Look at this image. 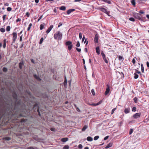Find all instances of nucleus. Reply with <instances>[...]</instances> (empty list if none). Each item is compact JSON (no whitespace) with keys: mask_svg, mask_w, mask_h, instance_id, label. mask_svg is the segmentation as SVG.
<instances>
[{"mask_svg":"<svg viewBox=\"0 0 149 149\" xmlns=\"http://www.w3.org/2000/svg\"><path fill=\"white\" fill-rule=\"evenodd\" d=\"M13 97L15 100L14 103H11V104L8 103L2 99L0 100V119L6 113L8 114L13 113V111L15 110V107L17 101V95L15 93L13 94Z\"/></svg>","mask_w":149,"mask_h":149,"instance_id":"f257e3e1","label":"nucleus"},{"mask_svg":"<svg viewBox=\"0 0 149 149\" xmlns=\"http://www.w3.org/2000/svg\"><path fill=\"white\" fill-rule=\"evenodd\" d=\"M63 34L60 31H57L54 35V37L55 39L58 40H61L62 38Z\"/></svg>","mask_w":149,"mask_h":149,"instance_id":"f03ea898","label":"nucleus"},{"mask_svg":"<svg viewBox=\"0 0 149 149\" xmlns=\"http://www.w3.org/2000/svg\"><path fill=\"white\" fill-rule=\"evenodd\" d=\"M66 46H68V49L70 51L73 47L72 43L71 41H68L66 42L65 43Z\"/></svg>","mask_w":149,"mask_h":149,"instance_id":"7ed1b4c3","label":"nucleus"},{"mask_svg":"<svg viewBox=\"0 0 149 149\" xmlns=\"http://www.w3.org/2000/svg\"><path fill=\"white\" fill-rule=\"evenodd\" d=\"M133 15L134 17L136 18L139 20H142V19L141 17V15L140 14L138 13H134L133 14Z\"/></svg>","mask_w":149,"mask_h":149,"instance_id":"20e7f679","label":"nucleus"},{"mask_svg":"<svg viewBox=\"0 0 149 149\" xmlns=\"http://www.w3.org/2000/svg\"><path fill=\"white\" fill-rule=\"evenodd\" d=\"M98 9L102 12L105 13L107 15L109 13V12L107 11V10L104 8L99 7L98 8Z\"/></svg>","mask_w":149,"mask_h":149,"instance_id":"39448f33","label":"nucleus"},{"mask_svg":"<svg viewBox=\"0 0 149 149\" xmlns=\"http://www.w3.org/2000/svg\"><path fill=\"white\" fill-rule=\"evenodd\" d=\"M13 42H14L17 37V33L16 32H13Z\"/></svg>","mask_w":149,"mask_h":149,"instance_id":"423d86ee","label":"nucleus"},{"mask_svg":"<svg viewBox=\"0 0 149 149\" xmlns=\"http://www.w3.org/2000/svg\"><path fill=\"white\" fill-rule=\"evenodd\" d=\"M99 39V36L98 35L97 33L96 34L94 38V41L95 43H97L98 42V40Z\"/></svg>","mask_w":149,"mask_h":149,"instance_id":"0eeeda50","label":"nucleus"},{"mask_svg":"<svg viewBox=\"0 0 149 149\" xmlns=\"http://www.w3.org/2000/svg\"><path fill=\"white\" fill-rule=\"evenodd\" d=\"M107 88L106 91L104 93V94L105 95H107L108 94L110 90L109 87L108 85H107Z\"/></svg>","mask_w":149,"mask_h":149,"instance_id":"6e6552de","label":"nucleus"},{"mask_svg":"<svg viewBox=\"0 0 149 149\" xmlns=\"http://www.w3.org/2000/svg\"><path fill=\"white\" fill-rule=\"evenodd\" d=\"M141 114L140 113H136L133 115V117L134 118L136 119L140 117Z\"/></svg>","mask_w":149,"mask_h":149,"instance_id":"1a4fd4ad","label":"nucleus"},{"mask_svg":"<svg viewBox=\"0 0 149 149\" xmlns=\"http://www.w3.org/2000/svg\"><path fill=\"white\" fill-rule=\"evenodd\" d=\"M53 27V25H51L49 26V28L46 31V33H49L51 30L52 29Z\"/></svg>","mask_w":149,"mask_h":149,"instance_id":"9d476101","label":"nucleus"},{"mask_svg":"<svg viewBox=\"0 0 149 149\" xmlns=\"http://www.w3.org/2000/svg\"><path fill=\"white\" fill-rule=\"evenodd\" d=\"M130 110V108L129 107L127 108H125L124 111V112L126 114L128 113Z\"/></svg>","mask_w":149,"mask_h":149,"instance_id":"9b49d317","label":"nucleus"},{"mask_svg":"<svg viewBox=\"0 0 149 149\" xmlns=\"http://www.w3.org/2000/svg\"><path fill=\"white\" fill-rule=\"evenodd\" d=\"M75 9H71L68 10L67 11V14L68 15H69L71 12L74 11Z\"/></svg>","mask_w":149,"mask_h":149,"instance_id":"f8f14e48","label":"nucleus"},{"mask_svg":"<svg viewBox=\"0 0 149 149\" xmlns=\"http://www.w3.org/2000/svg\"><path fill=\"white\" fill-rule=\"evenodd\" d=\"M96 52L98 55H99L100 53V51L99 47L98 46L96 48Z\"/></svg>","mask_w":149,"mask_h":149,"instance_id":"ddd939ff","label":"nucleus"},{"mask_svg":"<svg viewBox=\"0 0 149 149\" xmlns=\"http://www.w3.org/2000/svg\"><path fill=\"white\" fill-rule=\"evenodd\" d=\"M68 139L67 138H63L61 139V141L63 142H65L68 141Z\"/></svg>","mask_w":149,"mask_h":149,"instance_id":"4468645a","label":"nucleus"},{"mask_svg":"<svg viewBox=\"0 0 149 149\" xmlns=\"http://www.w3.org/2000/svg\"><path fill=\"white\" fill-rule=\"evenodd\" d=\"M27 149H39L36 147H29L27 148Z\"/></svg>","mask_w":149,"mask_h":149,"instance_id":"2eb2a0df","label":"nucleus"},{"mask_svg":"<svg viewBox=\"0 0 149 149\" xmlns=\"http://www.w3.org/2000/svg\"><path fill=\"white\" fill-rule=\"evenodd\" d=\"M87 140L88 141H91L93 140V139L90 136H88L87 138Z\"/></svg>","mask_w":149,"mask_h":149,"instance_id":"dca6fc26","label":"nucleus"},{"mask_svg":"<svg viewBox=\"0 0 149 149\" xmlns=\"http://www.w3.org/2000/svg\"><path fill=\"white\" fill-rule=\"evenodd\" d=\"M59 9L61 10H65L66 9V7L64 6H61L60 7Z\"/></svg>","mask_w":149,"mask_h":149,"instance_id":"f3484780","label":"nucleus"},{"mask_svg":"<svg viewBox=\"0 0 149 149\" xmlns=\"http://www.w3.org/2000/svg\"><path fill=\"white\" fill-rule=\"evenodd\" d=\"M34 77L38 81H40L41 80V79L36 74H34Z\"/></svg>","mask_w":149,"mask_h":149,"instance_id":"a211bd4d","label":"nucleus"},{"mask_svg":"<svg viewBox=\"0 0 149 149\" xmlns=\"http://www.w3.org/2000/svg\"><path fill=\"white\" fill-rule=\"evenodd\" d=\"M112 145V143H109L107 145V146L105 147V148H110V147H111Z\"/></svg>","mask_w":149,"mask_h":149,"instance_id":"6ab92c4d","label":"nucleus"},{"mask_svg":"<svg viewBox=\"0 0 149 149\" xmlns=\"http://www.w3.org/2000/svg\"><path fill=\"white\" fill-rule=\"evenodd\" d=\"M101 54L103 58V59H104L105 58H106V56H105V54H104V53L103 52V51H102L101 53Z\"/></svg>","mask_w":149,"mask_h":149,"instance_id":"aec40b11","label":"nucleus"},{"mask_svg":"<svg viewBox=\"0 0 149 149\" xmlns=\"http://www.w3.org/2000/svg\"><path fill=\"white\" fill-rule=\"evenodd\" d=\"M88 126L87 125H84L82 129L81 130L82 131H84L85 130L88 128Z\"/></svg>","mask_w":149,"mask_h":149,"instance_id":"412c9836","label":"nucleus"},{"mask_svg":"<svg viewBox=\"0 0 149 149\" xmlns=\"http://www.w3.org/2000/svg\"><path fill=\"white\" fill-rule=\"evenodd\" d=\"M44 25V23H43V24H42L40 25V29L41 30H42L43 29Z\"/></svg>","mask_w":149,"mask_h":149,"instance_id":"4be33fe9","label":"nucleus"},{"mask_svg":"<svg viewBox=\"0 0 149 149\" xmlns=\"http://www.w3.org/2000/svg\"><path fill=\"white\" fill-rule=\"evenodd\" d=\"M6 39H4L3 40V48H5L6 47Z\"/></svg>","mask_w":149,"mask_h":149,"instance_id":"5701e85b","label":"nucleus"},{"mask_svg":"<svg viewBox=\"0 0 149 149\" xmlns=\"http://www.w3.org/2000/svg\"><path fill=\"white\" fill-rule=\"evenodd\" d=\"M131 3L133 6H135V0H131Z\"/></svg>","mask_w":149,"mask_h":149,"instance_id":"b1692460","label":"nucleus"},{"mask_svg":"<svg viewBox=\"0 0 149 149\" xmlns=\"http://www.w3.org/2000/svg\"><path fill=\"white\" fill-rule=\"evenodd\" d=\"M102 0L104 2L107 3H109V4L111 3V2L109 0Z\"/></svg>","mask_w":149,"mask_h":149,"instance_id":"393cba45","label":"nucleus"},{"mask_svg":"<svg viewBox=\"0 0 149 149\" xmlns=\"http://www.w3.org/2000/svg\"><path fill=\"white\" fill-rule=\"evenodd\" d=\"M118 59L120 61H123L124 60V58L123 57L120 56H118Z\"/></svg>","mask_w":149,"mask_h":149,"instance_id":"a878e982","label":"nucleus"},{"mask_svg":"<svg viewBox=\"0 0 149 149\" xmlns=\"http://www.w3.org/2000/svg\"><path fill=\"white\" fill-rule=\"evenodd\" d=\"M23 65V63H22L20 62L19 63V68L20 69H22Z\"/></svg>","mask_w":149,"mask_h":149,"instance_id":"bb28decb","label":"nucleus"},{"mask_svg":"<svg viewBox=\"0 0 149 149\" xmlns=\"http://www.w3.org/2000/svg\"><path fill=\"white\" fill-rule=\"evenodd\" d=\"M69 148V146L66 145L65 146L63 147V149H68Z\"/></svg>","mask_w":149,"mask_h":149,"instance_id":"cd10ccee","label":"nucleus"},{"mask_svg":"<svg viewBox=\"0 0 149 149\" xmlns=\"http://www.w3.org/2000/svg\"><path fill=\"white\" fill-rule=\"evenodd\" d=\"M134 79H137V78H138L139 77V75L137 74L136 73H134Z\"/></svg>","mask_w":149,"mask_h":149,"instance_id":"c85d7f7f","label":"nucleus"},{"mask_svg":"<svg viewBox=\"0 0 149 149\" xmlns=\"http://www.w3.org/2000/svg\"><path fill=\"white\" fill-rule=\"evenodd\" d=\"M3 71L4 72H6L8 71V69L7 68L5 67H3Z\"/></svg>","mask_w":149,"mask_h":149,"instance_id":"c756f323","label":"nucleus"},{"mask_svg":"<svg viewBox=\"0 0 149 149\" xmlns=\"http://www.w3.org/2000/svg\"><path fill=\"white\" fill-rule=\"evenodd\" d=\"M74 106L76 109L77 111L78 112H80V111L79 109L76 106V104L74 105Z\"/></svg>","mask_w":149,"mask_h":149,"instance_id":"7c9ffc66","label":"nucleus"},{"mask_svg":"<svg viewBox=\"0 0 149 149\" xmlns=\"http://www.w3.org/2000/svg\"><path fill=\"white\" fill-rule=\"evenodd\" d=\"M10 26H7L6 28V30L7 31H9L10 30Z\"/></svg>","mask_w":149,"mask_h":149,"instance_id":"2f4dec72","label":"nucleus"},{"mask_svg":"<svg viewBox=\"0 0 149 149\" xmlns=\"http://www.w3.org/2000/svg\"><path fill=\"white\" fill-rule=\"evenodd\" d=\"M141 71L143 73L144 72V68L143 66V65L142 64H141Z\"/></svg>","mask_w":149,"mask_h":149,"instance_id":"473e14b6","label":"nucleus"},{"mask_svg":"<svg viewBox=\"0 0 149 149\" xmlns=\"http://www.w3.org/2000/svg\"><path fill=\"white\" fill-rule=\"evenodd\" d=\"M133 100H134V102L135 103H136L137 102V101L138 100V98L136 97H135L134 98Z\"/></svg>","mask_w":149,"mask_h":149,"instance_id":"72a5a7b5","label":"nucleus"},{"mask_svg":"<svg viewBox=\"0 0 149 149\" xmlns=\"http://www.w3.org/2000/svg\"><path fill=\"white\" fill-rule=\"evenodd\" d=\"M0 31L3 33L5 31V29L2 28L0 29Z\"/></svg>","mask_w":149,"mask_h":149,"instance_id":"f704fd0d","label":"nucleus"},{"mask_svg":"<svg viewBox=\"0 0 149 149\" xmlns=\"http://www.w3.org/2000/svg\"><path fill=\"white\" fill-rule=\"evenodd\" d=\"M43 40H44L43 38H41L40 39V42H39L40 44H41L42 43Z\"/></svg>","mask_w":149,"mask_h":149,"instance_id":"c9c22d12","label":"nucleus"},{"mask_svg":"<svg viewBox=\"0 0 149 149\" xmlns=\"http://www.w3.org/2000/svg\"><path fill=\"white\" fill-rule=\"evenodd\" d=\"M99 138V136H96L94 137V140H97Z\"/></svg>","mask_w":149,"mask_h":149,"instance_id":"e433bc0d","label":"nucleus"},{"mask_svg":"<svg viewBox=\"0 0 149 149\" xmlns=\"http://www.w3.org/2000/svg\"><path fill=\"white\" fill-rule=\"evenodd\" d=\"M129 19L132 21L134 22L135 21L133 17H130L129 18Z\"/></svg>","mask_w":149,"mask_h":149,"instance_id":"4c0bfd02","label":"nucleus"},{"mask_svg":"<svg viewBox=\"0 0 149 149\" xmlns=\"http://www.w3.org/2000/svg\"><path fill=\"white\" fill-rule=\"evenodd\" d=\"M91 93H92V94L93 95H95V92L94 90L93 89H92L91 90Z\"/></svg>","mask_w":149,"mask_h":149,"instance_id":"58836bf2","label":"nucleus"},{"mask_svg":"<svg viewBox=\"0 0 149 149\" xmlns=\"http://www.w3.org/2000/svg\"><path fill=\"white\" fill-rule=\"evenodd\" d=\"M132 111L135 112L136 111V107H133L132 109Z\"/></svg>","mask_w":149,"mask_h":149,"instance_id":"ea45409f","label":"nucleus"},{"mask_svg":"<svg viewBox=\"0 0 149 149\" xmlns=\"http://www.w3.org/2000/svg\"><path fill=\"white\" fill-rule=\"evenodd\" d=\"M80 46V44L79 43V41H78L77 42V43L76 45V46H77V47H79Z\"/></svg>","mask_w":149,"mask_h":149,"instance_id":"a19ab883","label":"nucleus"},{"mask_svg":"<svg viewBox=\"0 0 149 149\" xmlns=\"http://www.w3.org/2000/svg\"><path fill=\"white\" fill-rule=\"evenodd\" d=\"M79 38L80 39H81L82 38V34L81 33H79Z\"/></svg>","mask_w":149,"mask_h":149,"instance_id":"79ce46f5","label":"nucleus"},{"mask_svg":"<svg viewBox=\"0 0 149 149\" xmlns=\"http://www.w3.org/2000/svg\"><path fill=\"white\" fill-rule=\"evenodd\" d=\"M5 139L9 141L11 139V138L9 137H6L5 138Z\"/></svg>","mask_w":149,"mask_h":149,"instance_id":"37998d69","label":"nucleus"},{"mask_svg":"<svg viewBox=\"0 0 149 149\" xmlns=\"http://www.w3.org/2000/svg\"><path fill=\"white\" fill-rule=\"evenodd\" d=\"M116 108H113L112 110L111 111V114H113L114 113V111H115V110H116Z\"/></svg>","mask_w":149,"mask_h":149,"instance_id":"c03bdc74","label":"nucleus"},{"mask_svg":"<svg viewBox=\"0 0 149 149\" xmlns=\"http://www.w3.org/2000/svg\"><path fill=\"white\" fill-rule=\"evenodd\" d=\"M133 132V130L132 129H131L130 130L129 134H132Z\"/></svg>","mask_w":149,"mask_h":149,"instance_id":"a18cd8bd","label":"nucleus"},{"mask_svg":"<svg viewBox=\"0 0 149 149\" xmlns=\"http://www.w3.org/2000/svg\"><path fill=\"white\" fill-rule=\"evenodd\" d=\"M99 103H98L97 104L93 103V104H91V105L92 106H96L99 105Z\"/></svg>","mask_w":149,"mask_h":149,"instance_id":"49530a36","label":"nucleus"},{"mask_svg":"<svg viewBox=\"0 0 149 149\" xmlns=\"http://www.w3.org/2000/svg\"><path fill=\"white\" fill-rule=\"evenodd\" d=\"M12 8H11L8 7L7 8V10L8 11H10L11 10Z\"/></svg>","mask_w":149,"mask_h":149,"instance_id":"de8ad7c7","label":"nucleus"},{"mask_svg":"<svg viewBox=\"0 0 149 149\" xmlns=\"http://www.w3.org/2000/svg\"><path fill=\"white\" fill-rule=\"evenodd\" d=\"M76 49L79 52H80L81 51V49H79L78 48H76Z\"/></svg>","mask_w":149,"mask_h":149,"instance_id":"09e8293b","label":"nucleus"},{"mask_svg":"<svg viewBox=\"0 0 149 149\" xmlns=\"http://www.w3.org/2000/svg\"><path fill=\"white\" fill-rule=\"evenodd\" d=\"M132 62L133 64H135L136 63V61L135 59V58L133 59Z\"/></svg>","mask_w":149,"mask_h":149,"instance_id":"8fccbe9b","label":"nucleus"},{"mask_svg":"<svg viewBox=\"0 0 149 149\" xmlns=\"http://www.w3.org/2000/svg\"><path fill=\"white\" fill-rule=\"evenodd\" d=\"M6 15H5L3 16V19L4 21L6 17Z\"/></svg>","mask_w":149,"mask_h":149,"instance_id":"3c124183","label":"nucleus"},{"mask_svg":"<svg viewBox=\"0 0 149 149\" xmlns=\"http://www.w3.org/2000/svg\"><path fill=\"white\" fill-rule=\"evenodd\" d=\"M103 60H104L105 63H108V61L107 60V59L106 58L103 59Z\"/></svg>","mask_w":149,"mask_h":149,"instance_id":"603ef678","label":"nucleus"},{"mask_svg":"<svg viewBox=\"0 0 149 149\" xmlns=\"http://www.w3.org/2000/svg\"><path fill=\"white\" fill-rule=\"evenodd\" d=\"M50 130L52 131H55L56 129L55 128H51Z\"/></svg>","mask_w":149,"mask_h":149,"instance_id":"864d4df0","label":"nucleus"},{"mask_svg":"<svg viewBox=\"0 0 149 149\" xmlns=\"http://www.w3.org/2000/svg\"><path fill=\"white\" fill-rule=\"evenodd\" d=\"M62 25V24L61 22H60L59 23L58 25V27H59L61 26Z\"/></svg>","mask_w":149,"mask_h":149,"instance_id":"5fc2aeb1","label":"nucleus"},{"mask_svg":"<svg viewBox=\"0 0 149 149\" xmlns=\"http://www.w3.org/2000/svg\"><path fill=\"white\" fill-rule=\"evenodd\" d=\"M78 148H79L81 149L82 148V146L81 144H79L78 146Z\"/></svg>","mask_w":149,"mask_h":149,"instance_id":"6e6d98bb","label":"nucleus"},{"mask_svg":"<svg viewBox=\"0 0 149 149\" xmlns=\"http://www.w3.org/2000/svg\"><path fill=\"white\" fill-rule=\"evenodd\" d=\"M109 137V136H106L104 138V140H107V139Z\"/></svg>","mask_w":149,"mask_h":149,"instance_id":"4d7b16f0","label":"nucleus"},{"mask_svg":"<svg viewBox=\"0 0 149 149\" xmlns=\"http://www.w3.org/2000/svg\"><path fill=\"white\" fill-rule=\"evenodd\" d=\"M26 15L28 17H29L30 15L29 13L28 12H27L26 14Z\"/></svg>","mask_w":149,"mask_h":149,"instance_id":"13d9d810","label":"nucleus"},{"mask_svg":"<svg viewBox=\"0 0 149 149\" xmlns=\"http://www.w3.org/2000/svg\"><path fill=\"white\" fill-rule=\"evenodd\" d=\"M21 20V19L20 18H19L16 20V22H17L19 21H20Z\"/></svg>","mask_w":149,"mask_h":149,"instance_id":"bf43d9fd","label":"nucleus"},{"mask_svg":"<svg viewBox=\"0 0 149 149\" xmlns=\"http://www.w3.org/2000/svg\"><path fill=\"white\" fill-rule=\"evenodd\" d=\"M43 16L42 15L38 19V22L39 21V20L42 18V17Z\"/></svg>","mask_w":149,"mask_h":149,"instance_id":"052dcab7","label":"nucleus"},{"mask_svg":"<svg viewBox=\"0 0 149 149\" xmlns=\"http://www.w3.org/2000/svg\"><path fill=\"white\" fill-rule=\"evenodd\" d=\"M136 73H138L139 74H141V72L139 71H138L137 70H136Z\"/></svg>","mask_w":149,"mask_h":149,"instance_id":"680f3d73","label":"nucleus"},{"mask_svg":"<svg viewBox=\"0 0 149 149\" xmlns=\"http://www.w3.org/2000/svg\"><path fill=\"white\" fill-rule=\"evenodd\" d=\"M146 65L149 68V63L147 61L146 62Z\"/></svg>","mask_w":149,"mask_h":149,"instance_id":"e2e57ef3","label":"nucleus"},{"mask_svg":"<svg viewBox=\"0 0 149 149\" xmlns=\"http://www.w3.org/2000/svg\"><path fill=\"white\" fill-rule=\"evenodd\" d=\"M31 61L32 63H33V64H35V62H34V60L33 59H31Z\"/></svg>","mask_w":149,"mask_h":149,"instance_id":"0e129e2a","label":"nucleus"},{"mask_svg":"<svg viewBox=\"0 0 149 149\" xmlns=\"http://www.w3.org/2000/svg\"><path fill=\"white\" fill-rule=\"evenodd\" d=\"M139 13H141V14H143L144 13V12L142 10H141L139 12Z\"/></svg>","mask_w":149,"mask_h":149,"instance_id":"69168bd1","label":"nucleus"},{"mask_svg":"<svg viewBox=\"0 0 149 149\" xmlns=\"http://www.w3.org/2000/svg\"><path fill=\"white\" fill-rule=\"evenodd\" d=\"M82 0H75L74 2H79L81 1H82Z\"/></svg>","mask_w":149,"mask_h":149,"instance_id":"338daca9","label":"nucleus"},{"mask_svg":"<svg viewBox=\"0 0 149 149\" xmlns=\"http://www.w3.org/2000/svg\"><path fill=\"white\" fill-rule=\"evenodd\" d=\"M4 5L6 6H9V4L8 3H6L4 4Z\"/></svg>","mask_w":149,"mask_h":149,"instance_id":"774afa93","label":"nucleus"}]
</instances>
